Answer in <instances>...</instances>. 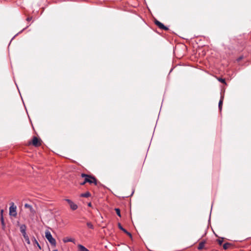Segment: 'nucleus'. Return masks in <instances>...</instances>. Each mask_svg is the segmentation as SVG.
I'll return each instance as SVG.
<instances>
[{
	"mask_svg": "<svg viewBox=\"0 0 251 251\" xmlns=\"http://www.w3.org/2000/svg\"><path fill=\"white\" fill-rule=\"evenodd\" d=\"M63 241L64 243H67L68 242H73V239L69 238L68 237H66L63 239Z\"/></svg>",
	"mask_w": 251,
	"mask_h": 251,
	"instance_id": "nucleus-15",
	"label": "nucleus"
},
{
	"mask_svg": "<svg viewBox=\"0 0 251 251\" xmlns=\"http://www.w3.org/2000/svg\"><path fill=\"white\" fill-rule=\"evenodd\" d=\"M53 251H58L57 250H54Z\"/></svg>",
	"mask_w": 251,
	"mask_h": 251,
	"instance_id": "nucleus-27",
	"label": "nucleus"
},
{
	"mask_svg": "<svg viewBox=\"0 0 251 251\" xmlns=\"http://www.w3.org/2000/svg\"><path fill=\"white\" fill-rule=\"evenodd\" d=\"M32 20V17H28L27 19H26V20L27 21H30Z\"/></svg>",
	"mask_w": 251,
	"mask_h": 251,
	"instance_id": "nucleus-24",
	"label": "nucleus"
},
{
	"mask_svg": "<svg viewBox=\"0 0 251 251\" xmlns=\"http://www.w3.org/2000/svg\"><path fill=\"white\" fill-rule=\"evenodd\" d=\"M90 195H91L90 193L89 192H87L86 193L81 194L80 195V196L82 197L88 198V197H90Z\"/></svg>",
	"mask_w": 251,
	"mask_h": 251,
	"instance_id": "nucleus-13",
	"label": "nucleus"
},
{
	"mask_svg": "<svg viewBox=\"0 0 251 251\" xmlns=\"http://www.w3.org/2000/svg\"><path fill=\"white\" fill-rule=\"evenodd\" d=\"M45 237L51 246L53 247L56 246V240L54 238H53L50 231L46 230Z\"/></svg>",
	"mask_w": 251,
	"mask_h": 251,
	"instance_id": "nucleus-2",
	"label": "nucleus"
},
{
	"mask_svg": "<svg viewBox=\"0 0 251 251\" xmlns=\"http://www.w3.org/2000/svg\"><path fill=\"white\" fill-rule=\"evenodd\" d=\"M0 221H1V224L2 225H3L4 224V219H3V216H0Z\"/></svg>",
	"mask_w": 251,
	"mask_h": 251,
	"instance_id": "nucleus-21",
	"label": "nucleus"
},
{
	"mask_svg": "<svg viewBox=\"0 0 251 251\" xmlns=\"http://www.w3.org/2000/svg\"><path fill=\"white\" fill-rule=\"evenodd\" d=\"M205 244V242H201L199 243V246L198 247V249L199 250H201L204 248Z\"/></svg>",
	"mask_w": 251,
	"mask_h": 251,
	"instance_id": "nucleus-11",
	"label": "nucleus"
},
{
	"mask_svg": "<svg viewBox=\"0 0 251 251\" xmlns=\"http://www.w3.org/2000/svg\"><path fill=\"white\" fill-rule=\"evenodd\" d=\"M223 100H224V97L222 96L221 98V99L219 101V108L220 110H222Z\"/></svg>",
	"mask_w": 251,
	"mask_h": 251,
	"instance_id": "nucleus-12",
	"label": "nucleus"
},
{
	"mask_svg": "<svg viewBox=\"0 0 251 251\" xmlns=\"http://www.w3.org/2000/svg\"><path fill=\"white\" fill-rule=\"evenodd\" d=\"M243 56H240L239 57H238L237 59V61L238 62H239L240 61H241L242 59H243Z\"/></svg>",
	"mask_w": 251,
	"mask_h": 251,
	"instance_id": "nucleus-22",
	"label": "nucleus"
},
{
	"mask_svg": "<svg viewBox=\"0 0 251 251\" xmlns=\"http://www.w3.org/2000/svg\"><path fill=\"white\" fill-rule=\"evenodd\" d=\"M33 242L35 244H36L37 245V246L38 247V248L40 249H41V246H40L38 242H37V241L36 240V239L35 238H33Z\"/></svg>",
	"mask_w": 251,
	"mask_h": 251,
	"instance_id": "nucleus-18",
	"label": "nucleus"
},
{
	"mask_svg": "<svg viewBox=\"0 0 251 251\" xmlns=\"http://www.w3.org/2000/svg\"><path fill=\"white\" fill-rule=\"evenodd\" d=\"M218 243H219V245H221L223 243V241L221 240H218Z\"/></svg>",
	"mask_w": 251,
	"mask_h": 251,
	"instance_id": "nucleus-23",
	"label": "nucleus"
},
{
	"mask_svg": "<svg viewBox=\"0 0 251 251\" xmlns=\"http://www.w3.org/2000/svg\"><path fill=\"white\" fill-rule=\"evenodd\" d=\"M17 207L14 205V203L12 202L9 207V215L11 216L15 217L17 216Z\"/></svg>",
	"mask_w": 251,
	"mask_h": 251,
	"instance_id": "nucleus-3",
	"label": "nucleus"
},
{
	"mask_svg": "<svg viewBox=\"0 0 251 251\" xmlns=\"http://www.w3.org/2000/svg\"><path fill=\"white\" fill-rule=\"evenodd\" d=\"M88 206H91V203H88Z\"/></svg>",
	"mask_w": 251,
	"mask_h": 251,
	"instance_id": "nucleus-26",
	"label": "nucleus"
},
{
	"mask_svg": "<svg viewBox=\"0 0 251 251\" xmlns=\"http://www.w3.org/2000/svg\"><path fill=\"white\" fill-rule=\"evenodd\" d=\"M230 246V244L228 243H226L224 244L223 248L225 250H226V249H227Z\"/></svg>",
	"mask_w": 251,
	"mask_h": 251,
	"instance_id": "nucleus-16",
	"label": "nucleus"
},
{
	"mask_svg": "<svg viewBox=\"0 0 251 251\" xmlns=\"http://www.w3.org/2000/svg\"><path fill=\"white\" fill-rule=\"evenodd\" d=\"M155 24L160 29H164V30H168L169 28L165 26L162 23L157 20L156 19L154 20Z\"/></svg>",
	"mask_w": 251,
	"mask_h": 251,
	"instance_id": "nucleus-6",
	"label": "nucleus"
},
{
	"mask_svg": "<svg viewBox=\"0 0 251 251\" xmlns=\"http://www.w3.org/2000/svg\"><path fill=\"white\" fill-rule=\"evenodd\" d=\"M65 201L69 204L70 208L73 210H75L77 208V205L74 203L71 200L69 199H66Z\"/></svg>",
	"mask_w": 251,
	"mask_h": 251,
	"instance_id": "nucleus-7",
	"label": "nucleus"
},
{
	"mask_svg": "<svg viewBox=\"0 0 251 251\" xmlns=\"http://www.w3.org/2000/svg\"><path fill=\"white\" fill-rule=\"evenodd\" d=\"M23 236H24V239H25V241L26 242V243L28 244H30V240H29V239L28 236L27 235V234L24 235Z\"/></svg>",
	"mask_w": 251,
	"mask_h": 251,
	"instance_id": "nucleus-14",
	"label": "nucleus"
},
{
	"mask_svg": "<svg viewBox=\"0 0 251 251\" xmlns=\"http://www.w3.org/2000/svg\"><path fill=\"white\" fill-rule=\"evenodd\" d=\"M87 226L90 228H91V229H93L94 228V226L93 225H92V224L90 222H88L87 223Z\"/></svg>",
	"mask_w": 251,
	"mask_h": 251,
	"instance_id": "nucleus-17",
	"label": "nucleus"
},
{
	"mask_svg": "<svg viewBox=\"0 0 251 251\" xmlns=\"http://www.w3.org/2000/svg\"><path fill=\"white\" fill-rule=\"evenodd\" d=\"M218 80L223 83H226V81L225 79H223L222 78H219Z\"/></svg>",
	"mask_w": 251,
	"mask_h": 251,
	"instance_id": "nucleus-20",
	"label": "nucleus"
},
{
	"mask_svg": "<svg viewBox=\"0 0 251 251\" xmlns=\"http://www.w3.org/2000/svg\"><path fill=\"white\" fill-rule=\"evenodd\" d=\"M41 140L37 137L34 136L31 144L35 147H39L41 145Z\"/></svg>",
	"mask_w": 251,
	"mask_h": 251,
	"instance_id": "nucleus-5",
	"label": "nucleus"
},
{
	"mask_svg": "<svg viewBox=\"0 0 251 251\" xmlns=\"http://www.w3.org/2000/svg\"><path fill=\"white\" fill-rule=\"evenodd\" d=\"M20 228V231L22 233L23 236L24 235L26 234V232H25L26 227L25 225H21Z\"/></svg>",
	"mask_w": 251,
	"mask_h": 251,
	"instance_id": "nucleus-9",
	"label": "nucleus"
},
{
	"mask_svg": "<svg viewBox=\"0 0 251 251\" xmlns=\"http://www.w3.org/2000/svg\"><path fill=\"white\" fill-rule=\"evenodd\" d=\"M118 227L121 229L122 230V231H123L125 233H126L127 235H128L130 237H132V235H131V234L128 232L126 229L124 228L122 226H121V224L120 223H118Z\"/></svg>",
	"mask_w": 251,
	"mask_h": 251,
	"instance_id": "nucleus-8",
	"label": "nucleus"
},
{
	"mask_svg": "<svg viewBox=\"0 0 251 251\" xmlns=\"http://www.w3.org/2000/svg\"><path fill=\"white\" fill-rule=\"evenodd\" d=\"M3 210L2 209L0 210V216H3Z\"/></svg>",
	"mask_w": 251,
	"mask_h": 251,
	"instance_id": "nucleus-25",
	"label": "nucleus"
},
{
	"mask_svg": "<svg viewBox=\"0 0 251 251\" xmlns=\"http://www.w3.org/2000/svg\"><path fill=\"white\" fill-rule=\"evenodd\" d=\"M115 211L117 213V214L119 216V217H121V213H120V209L119 208H115Z\"/></svg>",
	"mask_w": 251,
	"mask_h": 251,
	"instance_id": "nucleus-19",
	"label": "nucleus"
},
{
	"mask_svg": "<svg viewBox=\"0 0 251 251\" xmlns=\"http://www.w3.org/2000/svg\"><path fill=\"white\" fill-rule=\"evenodd\" d=\"M78 251H89L87 248L81 245H78L77 246Z\"/></svg>",
	"mask_w": 251,
	"mask_h": 251,
	"instance_id": "nucleus-10",
	"label": "nucleus"
},
{
	"mask_svg": "<svg viewBox=\"0 0 251 251\" xmlns=\"http://www.w3.org/2000/svg\"><path fill=\"white\" fill-rule=\"evenodd\" d=\"M81 176L84 178V181L80 183L81 185H84L86 183H94L95 185H97V180L94 176L85 174H81Z\"/></svg>",
	"mask_w": 251,
	"mask_h": 251,
	"instance_id": "nucleus-1",
	"label": "nucleus"
},
{
	"mask_svg": "<svg viewBox=\"0 0 251 251\" xmlns=\"http://www.w3.org/2000/svg\"><path fill=\"white\" fill-rule=\"evenodd\" d=\"M25 207L29 210L30 212L29 214V216L31 218H33L36 212L32 206L28 203H25Z\"/></svg>",
	"mask_w": 251,
	"mask_h": 251,
	"instance_id": "nucleus-4",
	"label": "nucleus"
}]
</instances>
